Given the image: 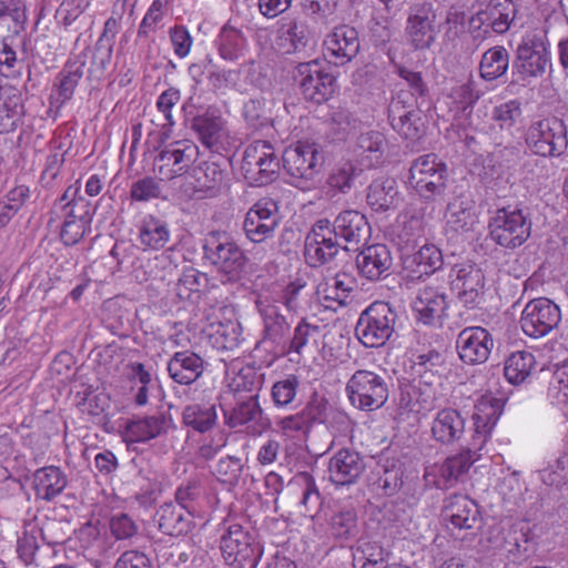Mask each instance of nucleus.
<instances>
[{
    "label": "nucleus",
    "mask_w": 568,
    "mask_h": 568,
    "mask_svg": "<svg viewBox=\"0 0 568 568\" xmlns=\"http://www.w3.org/2000/svg\"><path fill=\"white\" fill-rule=\"evenodd\" d=\"M504 402L499 398L485 395L481 396L473 414L474 435L473 449L468 448L462 453L448 457L438 467V478L435 485L440 489H449L463 480L471 465L478 459L477 450H481L489 439L501 413Z\"/></svg>",
    "instance_id": "nucleus-1"
},
{
    "label": "nucleus",
    "mask_w": 568,
    "mask_h": 568,
    "mask_svg": "<svg viewBox=\"0 0 568 568\" xmlns=\"http://www.w3.org/2000/svg\"><path fill=\"white\" fill-rule=\"evenodd\" d=\"M203 261L225 278L226 282L239 281L247 264V256L241 246L222 231L209 232L202 241Z\"/></svg>",
    "instance_id": "nucleus-2"
},
{
    "label": "nucleus",
    "mask_w": 568,
    "mask_h": 568,
    "mask_svg": "<svg viewBox=\"0 0 568 568\" xmlns=\"http://www.w3.org/2000/svg\"><path fill=\"white\" fill-rule=\"evenodd\" d=\"M525 145L532 155L561 158L568 151V128L558 116L532 120L524 133Z\"/></svg>",
    "instance_id": "nucleus-3"
},
{
    "label": "nucleus",
    "mask_w": 568,
    "mask_h": 568,
    "mask_svg": "<svg viewBox=\"0 0 568 568\" xmlns=\"http://www.w3.org/2000/svg\"><path fill=\"white\" fill-rule=\"evenodd\" d=\"M447 180V165L435 153L420 155L410 165L408 184L425 204H433L444 196Z\"/></svg>",
    "instance_id": "nucleus-4"
},
{
    "label": "nucleus",
    "mask_w": 568,
    "mask_h": 568,
    "mask_svg": "<svg viewBox=\"0 0 568 568\" xmlns=\"http://www.w3.org/2000/svg\"><path fill=\"white\" fill-rule=\"evenodd\" d=\"M532 221L527 207L504 206L490 217V239L499 246L515 250L521 246L531 234Z\"/></svg>",
    "instance_id": "nucleus-5"
},
{
    "label": "nucleus",
    "mask_w": 568,
    "mask_h": 568,
    "mask_svg": "<svg viewBox=\"0 0 568 568\" xmlns=\"http://www.w3.org/2000/svg\"><path fill=\"white\" fill-rule=\"evenodd\" d=\"M221 551L229 568H256L263 546L255 532L232 523L221 538Z\"/></svg>",
    "instance_id": "nucleus-6"
},
{
    "label": "nucleus",
    "mask_w": 568,
    "mask_h": 568,
    "mask_svg": "<svg viewBox=\"0 0 568 568\" xmlns=\"http://www.w3.org/2000/svg\"><path fill=\"white\" fill-rule=\"evenodd\" d=\"M389 386V378L385 373L357 369L348 379L345 390L352 406L364 412H374L387 402Z\"/></svg>",
    "instance_id": "nucleus-7"
},
{
    "label": "nucleus",
    "mask_w": 568,
    "mask_h": 568,
    "mask_svg": "<svg viewBox=\"0 0 568 568\" xmlns=\"http://www.w3.org/2000/svg\"><path fill=\"white\" fill-rule=\"evenodd\" d=\"M551 67V55L542 34L527 32L517 45L513 61V75L518 82L530 83L544 77Z\"/></svg>",
    "instance_id": "nucleus-8"
},
{
    "label": "nucleus",
    "mask_w": 568,
    "mask_h": 568,
    "mask_svg": "<svg viewBox=\"0 0 568 568\" xmlns=\"http://www.w3.org/2000/svg\"><path fill=\"white\" fill-rule=\"evenodd\" d=\"M397 313L386 302H374L359 315L355 335L365 347H381L395 331Z\"/></svg>",
    "instance_id": "nucleus-9"
},
{
    "label": "nucleus",
    "mask_w": 568,
    "mask_h": 568,
    "mask_svg": "<svg viewBox=\"0 0 568 568\" xmlns=\"http://www.w3.org/2000/svg\"><path fill=\"white\" fill-rule=\"evenodd\" d=\"M256 308L262 320V331L255 351L263 348L274 357L285 356V345L291 333V323L275 303L257 300Z\"/></svg>",
    "instance_id": "nucleus-10"
},
{
    "label": "nucleus",
    "mask_w": 568,
    "mask_h": 568,
    "mask_svg": "<svg viewBox=\"0 0 568 568\" xmlns=\"http://www.w3.org/2000/svg\"><path fill=\"white\" fill-rule=\"evenodd\" d=\"M280 168V156L270 142L256 140L245 149L241 169L251 185L270 184L277 178Z\"/></svg>",
    "instance_id": "nucleus-11"
},
{
    "label": "nucleus",
    "mask_w": 568,
    "mask_h": 568,
    "mask_svg": "<svg viewBox=\"0 0 568 568\" xmlns=\"http://www.w3.org/2000/svg\"><path fill=\"white\" fill-rule=\"evenodd\" d=\"M281 222L277 202L271 197H262L246 211L242 231L248 242L263 244L274 239Z\"/></svg>",
    "instance_id": "nucleus-12"
},
{
    "label": "nucleus",
    "mask_w": 568,
    "mask_h": 568,
    "mask_svg": "<svg viewBox=\"0 0 568 568\" xmlns=\"http://www.w3.org/2000/svg\"><path fill=\"white\" fill-rule=\"evenodd\" d=\"M442 21L434 4L418 2L409 8L405 36L415 50L429 49L440 32Z\"/></svg>",
    "instance_id": "nucleus-13"
},
{
    "label": "nucleus",
    "mask_w": 568,
    "mask_h": 568,
    "mask_svg": "<svg viewBox=\"0 0 568 568\" xmlns=\"http://www.w3.org/2000/svg\"><path fill=\"white\" fill-rule=\"evenodd\" d=\"M339 240L329 220L316 221L305 237L304 256L308 265L317 267L334 261L341 250H346Z\"/></svg>",
    "instance_id": "nucleus-14"
},
{
    "label": "nucleus",
    "mask_w": 568,
    "mask_h": 568,
    "mask_svg": "<svg viewBox=\"0 0 568 568\" xmlns=\"http://www.w3.org/2000/svg\"><path fill=\"white\" fill-rule=\"evenodd\" d=\"M294 79L304 99L316 104L329 100L337 88L336 78L324 70L318 60L300 63Z\"/></svg>",
    "instance_id": "nucleus-15"
},
{
    "label": "nucleus",
    "mask_w": 568,
    "mask_h": 568,
    "mask_svg": "<svg viewBox=\"0 0 568 568\" xmlns=\"http://www.w3.org/2000/svg\"><path fill=\"white\" fill-rule=\"evenodd\" d=\"M450 291L467 308H476L484 302L485 275L483 270L469 262L454 265L449 273Z\"/></svg>",
    "instance_id": "nucleus-16"
},
{
    "label": "nucleus",
    "mask_w": 568,
    "mask_h": 568,
    "mask_svg": "<svg viewBox=\"0 0 568 568\" xmlns=\"http://www.w3.org/2000/svg\"><path fill=\"white\" fill-rule=\"evenodd\" d=\"M560 321L559 306L546 297H540L527 303L521 313L520 326L527 336L539 338L556 328Z\"/></svg>",
    "instance_id": "nucleus-17"
},
{
    "label": "nucleus",
    "mask_w": 568,
    "mask_h": 568,
    "mask_svg": "<svg viewBox=\"0 0 568 568\" xmlns=\"http://www.w3.org/2000/svg\"><path fill=\"white\" fill-rule=\"evenodd\" d=\"M283 166L296 181L308 182L320 172L324 156L315 143L298 142L287 148L283 155Z\"/></svg>",
    "instance_id": "nucleus-18"
},
{
    "label": "nucleus",
    "mask_w": 568,
    "mask_h": 568,
    "mask_svg": "<svg viewBox=\"0 0 568 568\" xmlns=\"http://www.w3.org/2000/svg\"><path fill=\"white\" fill-rule=\"evenodd\" d=\"M494 348L493 335L481 326L465 327L456 338V349L466 365H479L487 362Z\"/></svg>",
    "instance_id": "nucleus-19"
},
{
    "label": "nucleus",
    "mask_w": 568,
    "mask_h": 568,
    "mask_svg": "<svg viewBox=\"0 0 568 568\" xmlns=\"http://www.w3.org/2000/svg\"><path fill=\"white\" fill-rule=\"evenodd\" d=\"M224 424L230 428L246 426L261 433L270 426L268 418L258 402V394L239 399L231 408L223 409Z\"/></svg>",
    "instance_id": "nucleus-20"
},
{
    "label": "nucleus",
    "mask_w": 568,
    "mask_h": 568,
    "mask_svg": "<svg viewBox=\"0 0 568 568\" xmlns=\"http://www.w3.org/2000/svg\"><path fill=\"white\" fill-rule=\"evenodd\" d=\"M359 38L355 28L338 26L324 40L325 55L337 67L351 62L359 52Z\"/></svg>",
    "instance_id": "nucleus-21"
},
{
    "label": "nucleus",
    "mask_w": 568,
    "mask_h": 568,
    "mask_svg": "<svg viewBox=\"0 0 568 568\" xmlns=\"http://www.w3.org/2000/svg\"><path fill=\"white\" fill-rule=\"evenodd\" d=\"M366 469L365 457L353 448H341L328 463L329 480L336 486H349L362 477Z\"/></svg>",
    "instance_id": "nucleus-22"
},
{
    "label": "nucleus",
    "mask_w": 568,
    "mask_h": 568,
    "mask_svg": "<svg viewBox=\"0 0 568 568\" xmlns=\"http://www.w3.org/2000/svg\"><path fill=\"white\" fill-rule=\"evenodd\" d=\"M355 262L362 277L376 282L389 276L393 256L387 245L373 244L359 251Z\"/></svg>",
    "instance_id": "nucleus-23"
},
{
    "label": "nucleus",
    "mask_w": 568,
    "mask_h": 568,
    "mask_svg": "<svg viewBox=\"0 0 568 568\" xmlns=\"http://www.w3.org/2000/svg\"><path fill=\"white\" fill-rule=\"evenodd\" d=\"M412 307L418 323L440 325L448 307L447 296L437 287L426 286L418 291Z\"/></svg>",
    "instance_id": "nucleus-24"
},
{
    "label": "nucleus",
    "mask_w": 568,
    "mask_h": 568,
    "mask_svg": "<svg viewBox=\"0 0 568 568\" xmlns=\"http://www.w3.org/2000/svg\"><path fill=\"white\" fill-rule=\"evenodd\" d=\"M443 516L457 529H471L480 519L478 505L469 497L454 494L444 501Z\"/></svg>",
    "instance_id": "nucleus-25"
},
{
    "label": "nucleus",
    "mask_w": 568,
    "mask_h": 568,
    "mask_svg": "<svg viewBox=\"0 0 568 568\" xmlns=\"http://www.w3.org/2000/svg\"><path fill=\"white\" fill-rule=\"evenodd\" d=\"M204 359L194 352L181 351L174 353L168 362L170 377L180 385L195 383L204 373Z\"/></svg>",
    "instance_id": "nucleus-26"
},
{
    "label": "nucleus",
    "mask_w": 568,
    "mask_h": 568,
    "mask_svg": "<svg viewBox=\"0 0 568 568\" xmlns=\"http://www.w3.org/2000/svg\"><path fill=\"white\" fill-rule=\"evenodd\" d=\"M333 231L346 243L359 244L371 237V225L366 216L356 210L341 212L333 222Z\"/></svg>",
    "instance_id": "nucleus-27"
},
{
    "label": "nucleus",
    "mask_w": 568,
    "mask_h": 568,
    "mask_svg": "<svg viewBox=\"0 0 568 568\" xmlns=\"http://www.w3.org/2000/svg\"><path fill=\"white\" fill-rule=\"evenodd\" d=\"M194 516L173 503H165L155 513L160 531L171 537L187 535L194 527Z\"/></svg>",
    "instance_id": "nucleus-28"
},
{
    "label": "nucleus",
    "mask_w": 568,
    "mask_h": 568,
    "mask_svg": "<svg viewBox=\"0 0 568 568\" xmlns=\"http://www.w3.org/2000/svg\"><path fill=\"white\" fill-rule=\"evenodd\" d=\"M466 419L462 413L454 408L440 409L432 424V434L436 442L453 444L458 442L465 433Z\"/></svg>",
    "instance_id": "nucleus-29"
},
{
    "label": "nucleus",
    "mask_w": 568,
    "mask_h": 568,
    "mask_svg": "<svg viewBox=\"0 0 568 568\" xmlns=\"http://www.w3.org/2000/svg\"><path fill=\"white\" fill-rule=\"evenodd\" d=\"M478 12L494 33L504 34L515 23L518 9L513 0H489Z\"/></svg>",
    "instance_id": "nucleus-30"
},
{
    "label": "nucleus",
    "mask_w": 568,
    "mask_h": 568,
    "mask_svg": "<svg viewBox=\"0 0 568 568\" xmlns=\"http://www.w3.org/2000/svg\"><path fill=\"white\" fill-rule=\"evenodd\" d=\"M442 251L434 244H426L404 260L405 270L414 278L429 276L443 266Z\"/></svg>",
    "instance_id": "nucleus-31"
},
{
    "label": "nucleus",
    "mask_w": 568,
    "mask_h": 568,
    "mask_svg": "<svg viewBox=\"0 0 568 568\" xmlns=\"http://www.w3.org/2000/svg\"><path fill=\"white\" fill-rule=\"evenodd\" d=\"M87 63V53L82 52L74 61H69L57 77L54 87L57 88L55 104L58 108L64 105L72 99L74 90L82 79L83 68Z\"/></svg>",
    "instance_id": "nucleus-32"
},
{
    "label": "nucleus",
    "mask_w": 568,
    "mask_h": 568,
    "mask_svg": "<svg viewBox=\"0 0 568 568\" xmlns=\"http://www.w3.org/2000/svg\"><path fill=\"white\" fill-rule=\"evenodd\" d=\"M171 231L165 220L153 214L145 215L138 226V240L144 250L159 251L165 247Z\"/></svg>",
    "instance_id": "nucleus-33"
},
{
    "label": "nucleus",
    "mask_w": 568,
    "mask_h": 568,
    "mask_svg": "<svg viewBox=\"0 0 568 568\" xmlns=\"http://www.w3.org/2000/svg\"><path fill=\"white\" fill-rule=\"evenodd\" d=\"M169 422L163 413L132 419L125 427V436L132 443H146L165 434Z\"/></svg>",
    "instance_id": "nucleus-34"
},
{
    "label": "nucleus",
    "mask_w": 568,
    "mask_h": 568,
    "mask_svg": "<svg viewBox=\"0 0 568 568\" xmlns=\"http://www.w3.org/2000/svg\"><path fill=\"white\" fill-rule=\"evenodd\" d=\"M67 485V475L60 467L45 466L37 469L33 474L36 496L45 501H51L62 494Z\"/></svg>",
    "instance_id": "nucleus-35"
},
{
    "label": "nucleus",
    "mask_w": 568,
    "mask_h": 568,
    "mask_svg": "<svg viewBox=\"0 0 568 568\" xmlns=\"http://www.w3.org/2000/svg\"><path fill=\"white\" fill-rule=\"evenodd\" d=\"M387 148L385 135L378 131H368L361 133L357 138L355 154L358 158L359 165L371 169L377 165Z\"/></svg>",
    "instance_id": "nucleus-36"
},
{
    "label": "nucleus",
    "mask_w": 568,
    "mask_h": 568,
    "mask_svg": "<svg viewBox=\"0 0 568 568\" xmlns=\"http://www.w3.org/2000/svg\"><path fill=\"white\" fill-rule=\"evenodd\" d=\"M392 552L377 541L362 539L357 542L353 565L354 568H392Z\"/></svg>",
    "instance_id": "nucleus-37"
},
{
    "label": "nucleus",
    "mask_w": 568,
    "mask_h": 568,
    "mask_svg": "<svg viewBox=\"0 0 568 568\" xmlns=\"http://www.w3.org/2000/svg\"><path fill=\"white\" fill-rule=\"evenodd\" d=\"M220 57L225 61H236L247 49V39L241 28L229 21L225 23L215 40Z\"/></svg>",
    "instance_id": "nucleus-38"
},
{
    "label": "nucleus",
    "mask_w": 568,
    "mask_h": 568,
    "mask_svg": "<svg viewBox=\"0 0 568 568\" xmlns=\"http://www.w3.org/2000/svg\"><path fill=\"white\" fill-rule=\"evenodd\" d=\"M182 424L200 434L211 432L217 424L216 404L193 403L186 405L182 410Z\"/></svg>",
    "instance_id": "nucleus-39"
},
{
    "label": "nucleus",
    "mask_w": 568,
    "mask_h": 568,
    "mask_svg": "<svg viewBox=\"0 0 568 568\" xmlns=\"http://www.w3.org/2000/svg\"><path fill=\"white\" fill-rule=\"evenodd\" d=\"M209 339L219 351H234L244 341L242 325L236 320L212 323Z\"/></svg>",
    "instance_id": "nucleus-40"
},
{
    "label": "nucleus",
    "mask_w": 568,
    "mask_h": 568,
    "mask_svg": "<svg viewBox=\"0 0 568 568\" xmlns=\"http://www.w3.org/2000/svg\"><path fill=\"white\" fill-rule=\"evenodd\" d=\"M223 120L209 111L192 119L191 129L207 149H217L223 138Z\"/></svg>",
    "instance_id": "nucleus-41"
},
{
    "label": "nucleus",
    "mask_w": 568,
    "mask_h": 568,
    "mask_svg": "<svg viewBox=\"0 0 568 568\" xmlns=\"http://www.w3.org/2000/svg\"><path fill=\"white\" fill-rule=\"evenodd\" d=\"M367 204L376 212L396 207L398 202L397 183L394 179L375 180L367 189Z\"/></svg>",
    "instance_id": "nucleus-42"
},
{
    "label": "nucleus",
    "mask_w": 568,
    "mask_h": 568,
    "mask_svg": "<svg viewBox=\"0 0 568 568\" xmlns=\"http://www.w3.org/2000/svg\"><path fill=\"white\" fill-rule=\"evenodd\" d=\"M510 57L503 45H495L485 51L479 61V75L485 81L504 77L509 69Z\"/></svg>",
    "instance_id": "nucleus-43"
},
{
    "label": "nucleus",
    "mask_w": 568,
    "mask_h": 568,
    "mask_svg": "<svg viewBox=\"0 0 568 568\" xmlns=\"http://www.w3.org/2000/svg\"><path fill=\"white\" fill-rule=\"evenodd\" d=\"M307 283L302 277L290 281L276 295L272 303H278L285 307L287 313L298 314L308 302L306 293Z\"/></svg>",
    "instance_id": "nucleus-44"
},
{
    "label": "nucleus",
    "mask_w": 568,
    "mask_h": 568,
    "mask_svg": "<svg viewBox=\"0 0 568 568\" xmlns=\"http://www.w3.org/2000/svg\"><path fill=\"white\" fill-rule=\"evenodd\" d=\"M180 100L181 92L174 87H170L163 91L156 99L155 106L163 120V122L158 124L161 128L160 138L162 142L169 140L172 135V129L176 123L172 110L178 105Z\"/></svg>",
    "instance_id": "nucleus-45"
},
{
    "label": "nucleus",
    "mask_w": 568,
    "mask_h": 568,
    "mask_svg": "<svg viewBox=\"0 0 568 568\" xmlns=\"http://www.w3.org/2000/svg\"><path fill=\"white\" fill-rule=\"evenodd\" d=\"M536 365L532 353L519 351L510 354L504 367L506 379L513 385H519L527 381Z\"/></svg>",
    "instance_id": "nucleus-46"
},
{
    "label": "nucleus",
    "mask_w": 568,
    "mask_h": 568,
    "mask_svg": "<svg viewBox=\"0 0 568 568\" xmlns=\"http://www.w3.org/2000/svg\"><path fill=\"white\" fill-rule=\"evenodd\" d=\"M355 287V280L346 273H337L334 277L327 280L320 291L322 300L334 302L338 306L347 304V298Z\"/></svg>",
    "instance_id": "nucleus-47"
},
{
    "label": "nucleus",
    "mask_w": 568,
    "mask_h": 568,
    "mask_svg": "<svg viewBox=\"0 0 568 568\" xmlns=\"http://www.w3.org/2000/svg\"><path fill=\"white\" fill-rule=\"evenodd\" d=\"M419 103L416 99L400 89L389 102L388 120L394 130H403L402 119H408V115L416 116Z\"/></svg>",
    "instance_id": "nucleus-48"
},
{
    "label": "nucleus",
    "mask_w": 568,
    "mask_h": 568,
    "mask_svg": "<svg viewBox=\"0 0 568 568\" xmlns=\"http://www.w3.org/2000/svg\"><path fill=\"white\" fill-rule=\"evenodd\" d=\"M477 222L473 206L465 201L455 199L447 205L446 223L455 232L470 231Z\"/></svg>",
    "instance_id": "nucleus-49"
},
{
    "label": "nucleus",
    "mask_w": 568,
    "mask_h": 568,
    "mask_svg": "<svg viewBox=\"0 0 568 568\" xmlns=\"http://www.w3.org/2000/svg\"><path fill=\"white\" fill-rule=\"evenodd\" d=\"M119 23L113 17L109 18L103 28V32L97 41L95 51L93 57V64L97 65L98 71L101 73L105 70L111 61L114 39L118 33Z\"/></svg>",
    "instance_id": "nucleus-50"
},
{
    "label": "nucleus",
    "mask_w": 568,
    "mask_h": 568,
    "mask_svg": "<svg viewBox=\"0 0 568 568\" xmlns=\"http://www.w3.org/2000/svg\"><path fill=\"white\" fill-rule=\"evenodd\" d=\"M328 529L336 539H349L357 535V513L353 507H343L333 513Z\"/></svg>",
    "instance_id": "nucleus-51"
},
{
    "label": "nucleus",
    "mask_w": 568,
    "mask_h": 568,
    "mask_svg": "<svg viewBox=\"0 0 568 568\" xmlns=\"http://www.w3.org/2000/svg\"><path fill=\"white\" fill-rule=\"evenodd\" d=\"M291 485L302 488V496L298 503L301 514L316 513L320 509L322 504L321 494L311 474L306 471L297 474Z\"/></svg>",
    "instance_id": "nucleus-52"
},
{
    "label": "nucleus",
    "mask_w": 568,
    "mask_h": 568,
    "mask_svg": "<svg viewBox=\"0 0 568 568\" xmlns=\"http://www.w3.org/2000/svg\"><path fill=\"white\" fill-rule=\"evenodd\" d=\"M320 326L308 323L302 318L294 327L293 335L288 336L285 345V355L297 354L301 356L305 347L320 336Z\"/></svg>",
    "instance_id": "nucleus-53"
},
{
    "label": "nucleus",
    "mask_w": 568,
    "mask_h": 568,
    "mask_svg": "<svg viewBox=\"0 0 568 568\" xmlns=\"http://www.w3.org/2000/svg\"><path fill=\"white\" fill-rule=\"evenodd\" d=\"M163 149L174 160L180 176L189 171L199 156V148L190 140L174 141Z\"/></svg>",
    "instance_id": "nucleus-54"
},
{
    "label": "nucleus",
    "mask_w": 568,
    "mask_h": 568,
    "mask_svg": "<svg viewBox=\"0 0 568 568\" xmlns=\"http://www.w3.org/2000/svg\"><path fill=\"white\" fill-rule=\"evenodd\" d=\"M548 398L568 418V363L555 372L549 384Z\"/></svg>",
    "instance_id": "nucleus-55"
},
{
    "label": "nucleus",
    "mask_w": 568,
    "mask_h": 568,
    "mask_svg": "<svg viewBox=\"0 0 568 568\" xmlns=\"http://www.w3.org/2000/svg\"><path fill=\"white\" fill-rule=\"evenodd\" d=\"M71 187H69L58 200L54 201L50 211L48 225L53 227L55 224L67 223L68 221H89L83 215L75 212L77 202L70 195Z\"/></svg>",
    "instance_id": "nucleus-56"
},
{
    "label": "nucleus",
    "mask_w": 568,
    "mask_h": 568,
    "mask_svg": "<svg viewBox=\"0 0 568 568\" xmlns=\"http://www.w3.org/2000/svg\"><path fill=\"white\" fill-rule=\"evenodd\" d=\"M364 172L361 165H357L353 161H344L338 163L329 174L327 183L331 187L339 191L347 192L354 181Z\"/></svg>",
    "instance_id": "nucleus-57"
},
{
    "label": "nucleus",
    "mask_w": 568,
    "mask_h": 568,
    "mask_svg": "<svg viewBox=\"0 0 568 568\" xmlns=\"http://www.w3.org/2000/svg\"><path fill=\"white\" fill-rule=\"evenodd\" d=\"M301 382L294 374L286 375L275 382L271 389L272 402L275 407L284 408L292 405L297 396Z\"/></svg>",
    "instance_id": "nucleus-58"
},
{
    "label": "nucleus",
    "mask_w": 568,
    "mask_h": 568,
    "mask_svg": "<svg viewBox=\"0 0 568 568\" xmlns=\"http://www.w3.org/2000/svg\"><path fill=\"white\" fill-rule=\"evenodd\" d=\"M301 412L311 430L315 425L325 424L327 422L331 414V406L327 398L315 393Z\"/></svg>",
    "instance_id": "nucleus-59"
},
{
    "label": "nucleus",
    "mask_w": 568,
    "mask_h": 568,
    "mask_svg": "<svg viewBox=\"0 0 568 568\" xmlns=\"http://www.w3.org/2000/svg\"><path fill=\"white\" fill-rule=\"evenodd\" d=\"M169 264V256L165 254L156 255L152 258L142 261L141 264L134 268V276L138 282L143 283L153 280H165V268Z\"/></svg>",
    "instance_id": "nucleus-60"
},
{
    "label": "nucleus",
    "mask_w": 568,
    "mask_h": 568,
    "mask_svg": "<svg viewBox=\"0 0 568 568\" xmlns=\"http://www.w3.org/2000/svg\"><path fill=\"white\" fill-rule=\"evenodd\" d=\"M209 277L196 268L189 267L183 271L176 283V293L181 298H190L192 293H199L206 287Z\"/></svg>",
    "instance_id": "nucleus-61"
},
{
    "label": "nucleus",
    "mask_w": 568,
    "mask_h": 568,
    "mask_svg": "<svg viewBox=\"0 0 568 568\" xmlns=\"http://www.w3.org/2000/svg\"><path fill=\"white\" fill-rule=\"evenodd\" d=\"M193 175L199 187L210 190L222 183L224 171L215 162H203L194 169Z\"/></svg>",
    "instance_id": "nucleus-62"
},
{
    "label": "nucleus",
    "mask_w": 568,
    "mask_h": 568,
    "mask_svg": "<svg viewBox=\"0 0 568 568\" xmlns=\"http://www.w3.org/2000/svg\"><path fill=\"white\" fill-rule=\"evenodd\" d=\"M242 470L243 464L239 457L226 456L217 462L214 475L219 481L233 486L241 478Z\"/></svg>",
    "instance_id": "nucleus-63"
},
{
    "label": "nucleus",
    "mask_w": 568,
    "mask_h": 568,
    "mask_svg": "<svg viewBox=\"0 0 568 568\" xmlns=\"http://www.w3.org/2000/svg\"><path fill=\"white\" fill-rule=\"evenodd\" d=\"M130 195L136 202L160 199L162 197V186L154 178L145 176L132 183Z\"/></svg>",
    "instance_id": "nucleus-64"
}]
</instances>
